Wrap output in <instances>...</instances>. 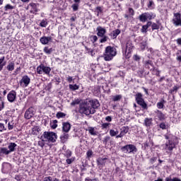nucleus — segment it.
<instances>
[{
	"instance_id": "nucleus-46",
	"label": "nucleus",
	"mask_w": 181,
	"mask_h": 181,
	"mask_svg": "<svg viewBox=\"0 0 181 181\" xmlns=\"http://www.w3.org/2000/svg\"><path fill=\"white\" fill-rule=\"evenodd\" d=\"M86 154H87V156L88 158H91V156H93V151H88Z\"/></svg>"
},
{
	"instance_id": "nucleus-63",
	"label": "nucleus",
	"mask_w": 181,
	"mask_h": 181,
	"mask_svg": "<svg viewBox=\"0 0 181 181\" xmlns=\"http://www.w3.org/2000/svg\"><path fill=\"white\" fill-rule=\"evenodd\" d=\"M173 179L169 178V177H166L165 178V181H173Z\"/></svg>"
},
{
	"instance_id": "nucleus-31",
	"label": "nucleus",
	"mask_w": 181,
	"mask_h": 181,
	"mask_svg": "<svg viewBox=\"0 0 181 181\" xmlns=\"http://www.w3.org/2000/svg\"><path fill=\"white\" fill-rule=\"evenodd\" d=\"M37 73L38 74H43V66H40L37 68Z\"/></svg>"
},
{
	"instance_id": "nucleus-6",
	"label": "nucleus",
	"mask_w": 181,
	"mask_h": 181,
	"mask_svg": "<svg viewBox=\"0 0 181 181\" xmlns=\"http://www.w3.org/2000/svg\"><path fill=\"white\" fill-rule=\"evenodd\" d=\"M136 101L139 105H141L142 108H146L147 105L145 103V100H144V98H142V93H137L136 95Z\"/></svg>"
},
{
	"instance_id": "nucleus-51",
	"label": "nucleus",
	"mask_w": 181,
	"mask_h": 181,
	"mask_svg": "<svg viewBox=\"0 0 181 181\" xmlns=\"http://www.w3.org/2000/svg\"><path fill=\"white\" fill-rule=\"evenodd\" d=\"M8 129H13V124H11V122H8Z\"/></svg>"
},
{
	"instance_id": "nucleus-34",
	"label": "nucleus",
	"mask_w": 181,
	"mask_h": 181,
	"mask_svg": "<svg viewBox=\"0 0 181 181\" xmlns=\"http://www.w3.org/2000/svg\"><path fill=\"white\" fill-rule=\"evenodd\" d=\"M4 8H5V11H11L13 9V6H11V4H7L5 6Z\"/></svg>"
},
{
	"instance_id": "nucleus-18",
	"label": "nucleus",
	"mask_w": 181,
	"mask_h": 181,
	"mask_svg": "<svg viewBox=\"0 0 181 181\" xmlns=\"http://www.w3.org/2000/svg\"><path fill=\"white\" fill-rule=\"evenodd\" d=\"M0 153L1 155H9V153H11L9 152V150H8V148H5V147H1L0 148Z\"/></svg>"
},
{
	"instance_id": "nucleus-62",
	"label": "nucleus",
	"mask_w": 181,
	"mask_h": 181,
	"mask_svg": "<svg viewBox=\"0 0 181 181\" xmlns=\"http://www.w3.org/2000/svg\"><path fill=\"white\" fill-rule=\"evenodd\" d=\"M173 181H181V180L177 177H174L173 178Z\"/></svg>"
},
{
	"instance_id": "nucleus-2",
	"label": "nucleus",
	"mask_w": 181,
	"mask_h": 181,
	"mask_svg": "<svg viewBox=\"0 0 181 181\" xmlns=\"http://www.w3.org/2000/svg\"><path fill=\"white\" fill-rule=\"evenodd\" d=\"M117 54V50L112 47H107L105 49V52L104 54V59L106 62H110V60H112V57H114Z\"/></svg>"
},
{
	"instance_id": "nucleus-37",
	"label": "nucleus",
	"mask_w": 181,
	"mask_h": 181,
	"mask_svg": "<svg viewBox=\"0 0 181 181\" xmlns=\"http://www.w3.org/2000/svg\"><path fill=\"white\" fill-rule=\"evenodd\" d=\"M72 8H73V10H74V11H78V4H74L72 5Z\"/></svg>"
},
{
	"instance_id": "nucleus-39",
	"label": "nucleus",
	"mask_w": 181,
	"mask_h": 181,
	"mask_svg": "<svg viewBox=\"0 0 181 181\" xmlns=\"http://www.w3.org/2000/svg\"><path fill=\"white\" fill-rule=\"evenodd\" d=\"M148 29V26L147 25H143L142 26V29H141V32L142 33H146V30Z\"/></svg>"
},
{
	"instance_id": "nucleus-59",
	"label": "nucleus",
	"mask_w": 181,
	"mask_h": 181,
	"mask_svg": "<svg viewBox=\"0 0 181 181\" xmlns=\"http://www.w3.org/2000/svg\"><path fill=\"white\" fill-rule=\"evenodd\" d=\"M152 25V22L149 21L147 23V24L146 25V26H147V28H149V26Z\"/></svg>"
},
{
	"instance_id": "nucleus-3",
	"label": "nucleus",
	"mask_w": 181,
	"mask_h": 181,
	"mask_svg": "<svg viewBox=\"0 0 181 181\" xmlns=\"http://www.w3.org/2000/svg\"><path fill=\"white\" fill-rule=\"evenodd\" d=\"M43 136L45 141H47L48 142H56V139H57V134L52 132H45Z\"/></svg>"
},
{
	"instance_id": "nucleus-25",
	"label": "nucleus",
	"mask_w": 181,
	"mask_h": 181,
	"mask_svg": "<svg viewBox=\"0 0 181 181\" xmlns=\"http://www.w3.org/2000/svg\"><path fill=\"white\" fill-rule=\"evenodd\" d=\"M88 132L89 134H90V135H93V136L97 135V132L95 131V129H94L93 127H89Z\"/></svg>"
},
{
	"instance_id": "nucleus-7",
	"label": "nucleus",
	"mask_w": 181,
	"mask_h": 181,
	"mask_svg": "<svg viewBox=\"0 0 181 181\" xmlns=\"http://www.w3.org/2000/svg\"><path fill=\"white\" fill-rule=\"evenodd\" d=\"M152 16H153V14L151 13H144L139 16V19L141 22H146L148 19L151 21V19H152Z\"/></svg>"
},
{
	"instance_id": "nucleus-20",
	"label": "nucleus",
	"mask_w": 181,
	"mask_h": 181,
	"mask_svg": "<svg viewBox=\"0 0 181 181\" xmlns=\"http://www.w3.org/2000/svg\"><path fill=\"white\" fill-rule=\"evenodd\" d=\"M6 64V62H5V57H2L0 58V71H2V69H4V66Z\"/></svg>"
},
{
	"instance_id": "nucleus-43",
	"label": "nucleus",
	"mask_w": 181,
	"mask_h": 181,
	"mask_svg": "<svg viewBox=\"0 0 181 181\" xmlns=\"http://www.w3.org/2000/svg\"><path fill=\"white\" fill-rule=\"evenodd\" d=\"M38 145L39 146H41V148H43V146H45V141L43 140L39 141Z\"/></svg>"
},
{
	"instance_id": "nucleus-19",
	"label": "nucleus",
	"mask_w": 181,
	"mask_h": 181,
	"mask_svg": "<svg viewBox=\"0 0 181 181\" xmlns=\"http://www.w3.org/2000/svg\"><path fill=\"white\" fill-rule=\"evenodd\" d=\"M17 145L15 143H10L8 145V151L11 153V152L15 151V148H16Z\"/></svg>"
},
{
	"instance_id": "nucleus-40",
	"label": "nucleus",
	"mask_w": 181,
	"mask_h": 181,
	"mask_svg": "<svg viewBox=\"0 0 181 181\" xmlns=\"http://www.w3.org/2000/svg\"><path fill=\"white\" fill-rule=\"evenodd\" d=\"M65 156H66V158H70V156H71V151L69 150H67L66 151Z\"/></svg>"
},
{
	"instance_id": "nucleus-54",
	"label": "nucleus",
	"mask_w": 181,
	"mask_h": 181,
	"mask_svg": "<svg viewBox=\"0 0 181 181\" xmlns=\"http://www.w3.org/2000/svg\"><path fill=\"white\" fill-rule=\"evenodd\" d=\"M105 119L107 121V122H111V121H112V119L110 116L106 117Z\"/></svg>"
},
{
	"instance_id": "nucleus-57",
	"label": "nucleus",
	"mask_w": 181,
	"mask_h": 181,
	"mask_svg": "<svg viewBox=\"0 0 181 181\" xmlns=\"http://www.w3.org/2000/svg\"><path fill=\"white\" fill-rule=\"evenodd\" d=\"M129 13H130V15H134V9H132V8H129Z\"/></svg>"
},
{
	"instance_id": "nucleus-33",
	"label": "nucleus",
	"mask_w": 181,
	"mask_h": 181,
	"mask_svg": "<svg viewBox=\"0 0 181 181\" xmlns=\"http://www.w3.org/2000/svg\"><path fill=\"white\" fill-rule=\"evenodd\" d=\"M77 104H80V99H78V98L73 100L71 103V105H77Z\"/></svg>"
},
{
	"instance_id": "nucleus-1",
	"label": "nucleus",
	"mask_w": 181,
	"mask_h": 181,
	"mask_svg": "<svg viewBox=\"0 0 181 181\" xmlns=\"http://www.w3.org/2000/svg\"><path fill=\"white\" fill-rule=\"evenodd\" d=\"M79 112L81 114H85V115H90V114H94L95 110L91 108L88 102H85L80 105Z\"/></svg>"
},
{
	"instance_id": "nucleus-9",
	"label": "nucleus",
	"mask_w": 181,
	"mask_h": 181,
	"mask_svg": "<svg viewBox=\"0 0 181 181\" xmlns=\"http://www.w3.org/2000/svg\"><path fill=\"white\" fill-rule=\"evenodd\" d=\"M175 18H173V23L175 25V26H181V18H180V13H174Z\"/></svg>"
},
{
	"instance_id": "nucleus-49",
	"label": "nucleus",
	"mask_w": 181,
	"mask_h": 181,
	"mask_svg": "<svg viewBox=\"0 0 181 181\" xmlns=\"http://www.w3.org/2000/svg\"><path fill=\"white\" fill-rule=\"evenodd\" d=\"M160 128H161V129H166V124H165V123H161L160 124Z\"/></svg>"
},
{
	"instance_id": "nucleus-11",
	"label": "nucleus",
	"mask_w": 181,
	"mask_h": 181,
	"mask_svg": "<svg viewBox=\"0 0 181 181\" xmlns=\"http://www.w3.org/2000/svg\"><path fill=\"white\" fill-rule=\"evenodd\" d=\"M7 98L10 103H13L16 100V92L15 90H11L7 95Z\"/></svg>"
},
{
	"instance_id": "nucleus-24",
	"label": "nucleus",
	"mask_w": 181,
	"mask_h": 181,
	"mask_svg": "<svg viewBox=\"0 0 181 181\" xmlns=\"http://www.w3.org/2000/svg\"><path fill=\"white\" fill-rule=\"evenodd\" d=\"M144 123L146 127H150V125L152 124V118H146Z\"/></svg>"
},
{
	"instance_id": "nucleus-4",
	"label": "nucleus",
	"mask_w": 181,
	"mask_h": 181,
	"mask_svg": "<svg viewBox=\"0 0 181 181\" xmlns=\"http://www.w3.org/2000/svg\"><path fill=\"white\" fill-rule=\"evenodd\" d=\"M123 152L125 153H132L134 152H136L138 150L136 147L132 144L126 145L122 148Z\"/></svg>"
},
{
	"instance_id": "nucleus-44",
	"label": "nucleus",
	"mask_w": 181,
	"mask_h": 181,
	"mask_svg": "<svg viewBox=\"0 0 181 181\" xmlns=\"http://www.w3.org/2000/svg\"><path fill=\"white\" fill-rule=\"evenodd\" d=\"M5 126L4 125V124L0 123V132H2V131H5Z\"/></svg>"
},
{
	"instance_id": "nucleus-38",
	"label": "nucleus",
	"mask_w": 181,
	"mask_h": 181,
	"mask_svg": "<svg viewBox=\"0 0 181 181\" xmlns=\"http://www.w3.org/2000/svg\"><path fill=\"white\" fill-rule=\"evenodd\" d=\"M109 127H110V123H103L102 124V128L103 129H105L108 128Z\"/></svg>"
},
{
	"instance_id": "nucleus-17",
	"label": "nucleus",
	"mask_w": 181,
	"mask_h": 181,
	"mask_svg": "<svg viewBox=\"0 0 181 181\" xmlns=\"http://www.w3.org/2000/svg\"><path fill=\"white\" fill-rule=\"evenodd\" d=\"M6 69L8 70V71H13V70H15V62H9Z\"/></svg>"
},
{
	"instance_id": "nucleus-10",
	"label": "nucleus",
	"mask_w": 181,
	"mask_h": 181,
	"mask_svg": "<svg viewBox=\"0 0 181 181\" xmlns=\"http://www.w3.org/2000/svg\"><path fill=\"white\" fill-rule=\"evenodd\" d=\"M90 107H92V110H95L100 107V102L97 100H92L88 102Z\"/></svg>"
},
{
	"instance_id": "nucleus-58",
	"label": "nucleus",
	"mask_w": 181,
	"mask_h": 181,
	"mask_svg": "<svg viewBox=\"0 0 181 181\" xmlns=\"http://www.w3.org/2000/svg\"><path fill=\"white\" fill-rule=\"evenodd\" d=\"M92 39H93V42H97L98 37L96 35H93V36H92Z\"/></svg>"
},
{
	"instance_id": "nucleus-42",
	"label": "nucleus",
	"mask_w": 181,
	"mask_h": 181,
	"mask_svg": "<svg viewBox=\"0 0 181 181\" xmlns=\"http://www.w3.org/2000/svg\"><path fill=\"white\" fill-rule=\"evenodd\" d=\"M110 136H116V135H115V130L110 129Z\"/></svg>"
},
{
	"instance_id": "nucleus-41",
	"label": "nucleus",
	"mask_w": 181,
	"mask_h": 181,
	"mask_svg": "<svg viewBox=\"0 0 181 181\" xmlns=\"http://www.w3.org/2000/svg\"><path fill=\"white\" fill-rule=\"evenodd\" d=\"M43 181H53V178L51 176L45 177Z\"/></svg>"
},
{
	"instance_id": "nucleus-8",
	"label": "nucleus",
	"mask_w": 181,
	"mask_h": 181,
	"mask_svg": "<svg viewBox=\"0 0 181 181\" xmlns=\"http://www.w3.org/2000/svg\"><path fill=\"white\" fill-rule=\"evenodd\" d=\"M33 115H35V108L30 107L28 110H26L24 117L26 118V119H30Z\"/></svg>"
},
{
	"instance_id": "nucleus-26",
	"label": "nucleus",
	"mask_w": 181,
	"mask_h": 181,
	"mask_svg": "<svg viewBox=\"0 0 181 181\" xmlns=\"http://www.w3.org/2000/svg\"><path fill=\"white\" fill-rule=\"evenodd\" d=\"M44 52H45V53H46L47 54H52V52H53V49L49 48L48 47H45L44 48Z\"/></svg>"
},
{
	"instance_id": "nucleus-35",
	"label": "nucleus",
	"mask_w": 181,
	"mask_h": 181,
	"mask_svg": "<svg viewBox=\"0 0 181 181\" xmlns=\"http://www.w3.org/2000/svg\"><path fill=\"white\" fill-rule=\"evenodd\" d=\"M119 33H121V31L119 30H115V31H113V37H117V35H119Z\"/></svg>"
},
{
	"instance_id": "nucleus-50",
	"label": "nucleus",
	"mask_w": 181,
	"mask_h": 181,
	"mask_svg": "<svg viewBox=\"0 0 181 181\" xmlns=\"http://www.w3.org/2000/svg\"><path fill=\"white\" fill-rule=\"evenodd\" d=\"M66 163L68 165H71V163H73V159L72 158H68L66 159Z\"/></svg>"
},
{
	"instance_id": "nucleus-15",
	"label": "nucleus",
	"mask_w": 181,
	"mask_h": 181,
	"mask_svg": "<svg viewBox=\"0 0 181 181\" xmlns=\"http://www.w3.org/2000/svg\"><path fill=\"white\" fill-rule=\"evenodd\" d=\"M97 31L98 36H100V37H103V36H104V35H105V33L107 32V30L105 28L100 26L97 28Z\"/></svg>"
},
{
	"instance_id": "nucleus-53",
	"label": "nucleus",
	"mask_w": 181,
	"mask_h": 181,
	"mask_svg": "<svg viewBox=\"0 0 181 181\" xmlns=\"http://www.w3.org/2000/svg\"><path fill=\"white\" fill-rule=\"evenodd\" d=\"M4 102L3 101H0V111H1L2 110H4Z\"/></svg>"
},
{
	"instance_id": "nucleus-47",
	"label": "nucleus",
	"mask_w": 181,
	"mask_h": 181,
	"mask_svg": "<svg viewBox=\"0 0 181 181\" xmlns=\"http://www.w3.org/2000/svg\"><path fill=\"white\" fill-rule=\"evenodd\" d=\"M107 39H108V37L105 36L103 38L100 40V43H104V42H107Z\"/></svg>"
},
{
	"instance_id": "nucleus-32",
	"label": "nucleus",
	"mask_w": 181,
	"mask_h": 181,
	"mask_svg": "<svg viewBox=\"0 0 181 181\" xmlns=\"http://www.w3.org/2000/svg\"><path fill=\"white\" fill-rule=\"evenodd\" d=\"M40 26H41V28H46V26H47V21L42 20L40 23Z\"/></svg>"
},
{
	"instance_id": "nucleus-23",
	"label": "nucleus",
	"mask_w": 181,
	"mask_h": 181,
	"mask_svg": "<svg viewBox=\"0 0 181 181\" xmlns=\"http://www.w3.org/2000/svg\"><path fill=\"white\" fill-rule=\"evenodd\" d=\"M69 88L70 90H72V91H76V90H78L79 86H77L76 84H74V85L69 84Z\"/></svg>"
},
{
	"instance_id": "nucleus-56",
	"label": "nucleus",
	"mask_w": 181,
	"mask_h": 181,
	"mask_svg": "<svg viewBox=\"0 0 181 181\" xmlns=\"http://www.w3.org/2000/svg\"><path fill=\"white\" fill-rule=\"evenodd\" d=\"M177 90H179V87L177 86H174L172 89V91L173 92H175V91H177Z\"/></svg>"
},
{
	"instance_id": "nucleus-13",
	"label": "nucleus",
	"mask_w": 181,
	"mask_h": 181,
	"mask_svg": "<svg viewBox=\"0 0 181 181\" xmlns=\"http://www.w3.org/2000/svg\"><path fill=\"white\" fill-rule=\"evenodd\" d=\"M52 41V37H42L40 40V42L42 43V45H47L49 42Z\"/></svg>"
},
{
	"instance_id": "nucleus-45",
	"label": "nucleus",
	"mask_w": 181,
	"mask_h": 181,
	"mask_svg": "<svg viewBox=\"0 0 181 181\" xmlns=\"http://www.w3.org/2000/svg\"><path fill=\"white\" fill-rule=\"evenodd\" d=\"M155 4L153 3V1H149V4H148V8H152Z\"/></svg>"
},
{
	"instance_id": "nucleus-22",
	"label": "nucleus",
	"mask_w": 181,
	"mask_h": 181,
	"mask_svg": "<svg viewBox=\"0 0 181 181\" xmlns=\"http://www.w3.org/2000/svg\"><path fill=\"white\" fill-rule=\"evenodd\" d=\"M36 4L35 3H30L28 6V8L29 9L30 8H32L33 11H34L35 12H37V8H36Z\"/></svg>"
},
{
	"instance_id": "nucleus-5",
	"label": "nucleus",
	"mask_w": 181,
	"mask_h": 181,
	"mask_svg": "<svg viewBox=\"0 0 181 181\" xmlns=\"http://www.w3.org/2000/svg\"><path fill=\"white\" fill-rule=\"evenodd\" d=\"M175 148H176V144L172 140H169L168 142L165 143L164 146V149L167 153L172 152Z\"/></svg>"
},
{
	"instance_id": "nucleus-64",
	"label": "nucleus",
	"mask_w": 181,
	"mask_h": 181,
	"mask_svg": "<svg viewBox=\"0 0 181 181\" xmlns=\"http://www.w3.org/2000/svg\"><path fill=\"white\" fill-rule=\"evenodd\" d=\"M134 59H135L136 60H139V57H138L137 55H135V56H134Z\"/></svg>"
},
{
	"instance_id": "nucleus-60",
	"label": "nucleus",
	"mask_w": 181,
	"mask_h": 181,
	"mask_svg": "<svg viewBox=\"0 0 181 181\" xmlns=\"http://www.w3.org/2000/svg\"><path fill=\"white\" fill-rule=\"evenodd\" d=\"M177 43L178 45H180V46H181V38H178V39L177 40Z\"/></svg>"
},
{
	"instance_id": "nucleus-55",
	"label": "nucleus",
	"mask_w": 181,
	"mask_h": 181,
	"mask_svg": "<svg viewBox=\"0 0 181 181\" xmlns=\"http://www.w3.org/2000/svg\"><path fill=\"white\" fill-rule=\"evenodd\" d=\"M66 80L69 83H71L73 81V77L69 76Z\"/></svg>"
},
{
	"instance_id": "nucleus-30",
	"label": "nucleus",
	"mask_w": 181,
	"mask_h": 181,
	"mask_svg": "<svg viewBox=\"0 0 181 181\" xmlns=\"http://www.w3.org/2000/svg\"><path fill=\"white\" fill-rule=\"evenodd\" d=\"M66 117V114L63 113L62 112H57V118H64Z\"/></svg>"
},
{
	"instance_id": "nucleus-21",
	"label": "nucleus",
	"mask_w": 181,
	"mask_h": 181,
	"mask_svg": "<svg viewBox=\"0 0 181 181\" xmlns=\"http://www.w3.org/2000/svg\"><path fill=\"white\" fill-rule=\"evenodd\" d=\"M107 160V158H98V160H97V163H98V165L100 166V165H101V166H103V165H105V161Z\"/></svg>"
},
{
	"instance_id": "nucleus-28",
	"label": "nucleus",
	"mask_w": 181,
	"mask_h": 181,
	"mask_svg": "<svg viewBox=\"0 0 181 181\" xmlns=\"http://www.w3.org/2000/svg\"><path fill=\"white\" fill-rule=\"evenodd\" d=\"M42 69L43 73H45V74H49V73H50V67L42 66Z\"/></svg>"
},
{
	"instance_id": "nucleus-48",
	"label": "nucleus",
	"mask_w": 181,
	"mask_h": 181,
	"mask_svg": "<svg viewBox=\"0 0 181 181\" xmlns=\"http://www.w3.org/2000/svg\"><path fill=\"white\" fill-rule=\"evenodd\" d=\"M158 108H162L163 107V103L162 102H159L157 103Z\"/></svg>"
},
{
	"instance_id": "nucleus-52",
	"label": "nucleus",
	"mask_w": 181,
	"mask_h": 181,
	"mask_svg": "<svg viewBox=\"0 0 181 181\" xmlns=\"http://www.w3.org/2000/svg\"><path fill=\"white\" fill-rule=\"evenodd\" d=\"M158 118H160V119H165V115H163L162 113H159Z\"/></svg>"
},
{
	"instance_id": "nucleus-14",
	"label": "nucleus",
	"mask_w": 181,
	"mask_h": 181,
	"mask_svg": "<svg viewBox=\"0 0 181 181\" xmlns=\"http://www.w3.org/2000/svg\"><path fill=\"white\" fill-rule=\"evenodd\" d=\"M71 128V124L69 122H64L62 124V129L64 132H69Z\"/></svg>"
},
{
	"instance_id": "nucleus-12",
	"label": "nucleus",
	"mask_w": 181,
	"mask_h": 181,
	"mask_svg": "<svg viewBox=\"0 0 181 181\" xmlns=\"http://www.w3.org/2000/svg\"><path fill=\"white\" fill-rule=\"evenodd\" d=\"M129 129L127 127H123L121 129L120 134L116 136V138H122V136H125V134H128Z\"/></svg>"
},
{
	"instance_id": "nucleus-36",
	"label": "nucleus",
	"mask_w": 181,
	"mask_h": 181,
	"mask_svg": "<svg viewBox=\"0 0 181 181\" xmlns=\"http://www.w3.org/2000/svg\"><path fill=\"white\" fill-rule=\"evenodd\" d=\"M151 28L153 30H155L156 29H159V25H158L156 23H153L151 24Z\"/></svg>"
},
{
	"instance_id": "nucleus-27",
	"label": "nucleus",
	"mask_w": 181,
	"mask_h": 181,
	"mask_svg": "<svg viewBox=\"0 0 181 181\" xmlns=\"http://www.w3.org/2000/svg\"><path fill=\"white\" fill-rule=\"evenodd\" d=\"M62 142L64 144L67 139H69V134H64L62 136H61Z\"/></svg>"
},
{
	"instance_id": "nucleus-61",
	"label": "nucleus",
	"mask_w": 181,
	"mask_h": 181,
	"mask_svg": "<svg viewBox=\"0 0 181 181\" xmlns=\"http://www.w3.org/2000/svg\"><path fill=\"white\" fill-rule=\"evenodd\" d=\"M52 128H53V129H56V128H57V124H52Z\"/></svg>"
},
{
	"instance_id": "nucleus-16",
	"label": "nucleus",
	"mask_w": 181,
	"mask_h": 181,
	"mask_svg": "<svg viewBox=\"0 0 181 181\" xmlns=\"http://www.w3.org/2000/svg\"><path fill=\"white\" fill-rule=\"evenodd\" d=\"M21 83H23L25 87H28V86H29V83H30V78L28 76H24L22 78Z\"/></svg>"
},
{
	"instance_id": "nucleus-29",
	"label": "nucleus",
	"mask_w": 181,
	"mask_h": 181,
	"mask_svg": "<svg viewBox=\"0 0 181 181\" xmlns=\"http://www.w3.org/2000/svg\"><path fill=\"white\" fill-rule=\"evenodd\" d=\"M122 98V96L120 95H117L112 97V101H119Z\"/></svg>"
}]
</instances>
